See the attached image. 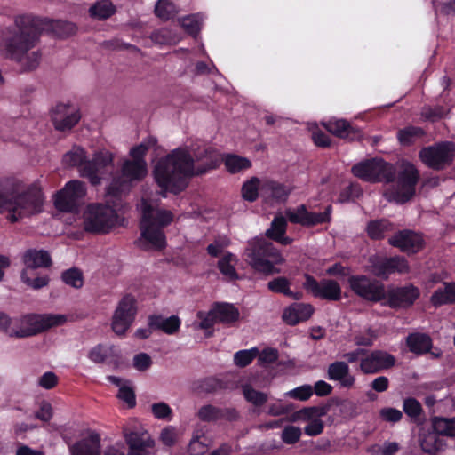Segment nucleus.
Returning a JSON list of instances; mask_svg holds the SVG:
<instances>
[{
	"label": "nucleus",
	"mask_w": 455,
	"mask_h": 455,
	"mask_svg": "<svg viewBox=\"0 0 455 455\" xmlns=\"http://www.w3.org/2000/svg\"><path fill=\"white\" fill-rule=\"evenodd\" d=\"M43 32H52L58 37H67L76 32V26L65 20L43 19L32 14L18 15L12 27L3 33L1 48L5 56L20 62L36 47Z\"/></svg>",
	"instance_id": "f257e3e1"
},
{
	"label": "nucleus",
	"mask_w": 455,
	"mask_h": 455,
	"mask_svg": "<svg viewBox=\"0 0 455 455\" xmlns=\"http://www.w3.org/2000/svg\"><path fill=\"white\" fill-rule=\"evenodd\" d=\"M196 158L205 161L202 165L196 167L194 158L188 150L181 148L173 149L156 164V182L162 189L178 195L187 188L189 178L204 174L210 170L216 169L220 164V160L213 156L211 148H205L203 152L196 154Z\"/></svg>",
	"instance_id": "f03ea898"
},
{
	"label": "nucleus",
	"mask_w": 455,
	"mask_h": 455,
	"mask_svg": "<svg viewBox=\"0 0 455 455\" xmlns=\"http://www.w3.org/2000/svg\"><path fill=\"white\" fill-rule=\"evenodd\" d=\"M43 201L42 191L36 185L29 186L21 193L13 186L10 188L0 187V214L5 213L12 223L40 212Z\"/></svg>",
	"instance_id": "7ed1b4c3"
},
{
	"label": "nucleus",
	"mask_w": 455,
	"mask_h": 455,
	"mask_svg": "<svg viewBox=\"0 0 455 455\" xmlns=\"http://www.w3.org/2000/svg\"><path fill=\"white\" fill-rule=\"evenodd\" d=\"M246 261L257 273L266 276L279 274L276 267L284 262V258L279 249L263 237H254L248 242L244 251Z\"/></svg>",
	"instance_id": "20e7f679"
},
{
	"label": "nucleus",
	"mask_w": 455,
	"mask_h": 455,
	"mask_svg": "<svg viewBox=\"0 0 455 455\" xmlns=\"http://www.w3.org/2000/svg\"><path fill=\"white\" fill-rule=\"evenodd\" d=\"M173 213L169 210L155 209L150 204H142L140 235L154 249L162 251L166 247V237L163 228L173 221Z\"/></svg>",
	"instance_id": "39448f33"
},
{
	"label": "nucleus",
	"mask_w": 455,
	"mask_h": 455,
	"mask_svg": "<svg viewBox=\"0 0 455 455\" xmlns=\"http://www.w3.org/2000/svg\"><path fill=\"white\" fill-rule=\"evenodd\" d=\"M63 163L71 167L79 166L81 176L87 178L92 185H98L108 169L113 167V156L108 151H99L92 160H86L85 151L78 148L66 153Z\"/></svg>",
	"instance_id": "423d86ee"
},
{
	"label": "nucleus",
	"mask_w": 455,
	"mask_h": 455,
	"mask_svg": "<svg viewBox=\"0 0 455 455\" xmlns=\"http://www.w3.org/2000/svg\"><path fill=\"white\" fill-rule=\"evenodd\" d=\"M66 321L67 316L64 315L27 314L20 318L13 319V323L19 324L20 327L19 329H12L9 336L17 339L28 338L45 331L52 327L62 325Z\"/></svg>",
	"instance_id": "0eeeda50"
},
{
	"label": "nucleus",
	"mask_w": 455,
	"mask_h": 455,
	"mask_svg": "<svg viewBox=\"0 0 455 455\" xmlns=\"http://www.w3.org/2000/svg\"><path fill=\"white\" fill-rule=\"evenodd\" d=\"M116 210L104 204H89L83 214L84 230L90 234H108L117 220Z\"/></svg>",
	"instance_id": "6e6552de"
},
{
	"label": "nucleus",
	"mask_w": 455,
	"mask_h": 455,
	"mask_svg": "<svg viewBox=\"0 0 455 455\" xmlns=\"http://www.w3.org/2000/svg\"><path fill=\"white\" fill-rule=\"evenodd\" d=\"M352 174L370 183H391L395 179L394 165L382 159L371 158L355 164L351 169Z\"/></svg>",
	"instance_id": "1a4fd4ad"
},
{
	"label": "nucleus",
	"mask_w": 455,
	"mask_h": 455,
	"mask_svg": "<svg viewBox=\"0 0 455 455\" xmlns=\"http://www.w3.org/2000/svg\"><path fill=\"white\" fill-rule=\"evenodd\" d=\"M420 161L428 168L442 171L450 166L455 157V144L442 141L423 147L419 152Z\"/></svg>",
	"instance_id": "9d476101"
},
{
	"label": "nucleus",
	"mask_w": 455,
	"mask_h": 455,
	"mask_svg": "<svg viewBox=\"0 0 455 455\" xmlns=\"http://www.w3.org/2000/svg\"><path fill=\"white\" fill-rule=\"evenodd\" d=\"M369 271L377 278L387 281L391 275L407 274L410 266L403 256L395 255L387 257L384 255H371L369 258Z\"/></svg>",
	"instance_id": "9b49d317"
},
{
	"label": "nucleus",
	"mask_w": 455,
	"mask_h": 455,
	"mask_svg": "<svg viewBox=\"0 0 455 455\" xmlns=\"http://www.w3.org/2000/svg\"><path fill=\"white\" fill-rule=\"evenodd\" d=\"M347 283L354 294L368 302L381 303L384 300L386 286L377 279L366 275H354L348 277Z\"/></svg>",
	"instance_id": "f8f14e48"
},
{
	"label": "nucleus",
	"mask_w": 455,
	"mask_h": 455,
	"mask_svg": "<svg viewBox=\"0 0 455 455\" xmlns=\"http://www.w3.org/2000/svg\"><path fill=\"white\" fill-rule=\"evenodd\" d=\"M420 297V290L413 283L402 286H388L381 305L391 309H408L411 307Z\"/></svg>",
	"instance_id": "ddd939ff"
},
{
	"label": "nucleus",
	"mask_w": 455,
	"mask_h": 455,
	"mask_svg": "<svg viewBox=\"0 0 455 455\" xmlns=\"http://www.w3.org/2000/svg\"><path fill=\"white\" fill-rule=\"evenodd\" d=\"M137 315V300L131 294L124 295L117 304L113 314L111 328L113 331L123 336L130 329Z\"/></svg>",
	"instance_id": "4468645a"
},
{
	"label": "nucleus",
	"mask_w": 455,
	"mask_h": 455,
	"mask_svg": "<svg viewBox=\"0 0 455 455\" xmlns=\"http://www.w3.org/2000/svg\"><path fill=\"white\" fill-rule=\"evenodd\" d=\"M303 289L314 298L328 301H339L342 298L339 283L333 279H322L317 281L313 275L306 273Z\"/></svg>",
	"instance_id": "2eb2a0df"
},
{
	"label": "nucleus",
	"mask_w": 455,
	"mask_h": 455,
	"mask_svg": "<svg viewBox=\"0 0 455 455\" xmlns=\"http://www.w3.org/2000/svg\"><path fill=\"white\" fill-rule=\"evenodd\" d=\"M332 206L327 205L323 212H309L305 204L295 209L285 211L286 219L292 224L310 228L319 224L330 223L331 220Z\"/></svg>",
	"instance_id": "dca6fc26"
},
{
	"label": "nucleus",
	"mask_w": 455,
	"mask_h": 455,
	"mask_svg": "<svg viewBox=\"0 0 455 455\" xmlns=\"http://www.w3.org/2000/svg\"><path fill=\"white\" fill-rule=\"evenodd\" d=\"M86 195V187L83 181L73 180L66 183L65 187L57 192L54 199L55 207L66 212L76 210L78 200Z\"/></svg>",
	"instance_id": "f3484780"
},
{
	"label": "nucleus",
	"mask_w": 455,
	"mask_h": 455,
	"mask_svg": "<svg viewBox=\"0 0 455 455\" xmlns=\"http://www.w3.org/2000/svg\"><path fill=\"white\" fill-rule=\"evenodd\" d=\"M54 128L60 132L71 130L81 119L77 108L69 103H58L51 111Z\"/></svg>",
	"instance_id": "a211bd4d"
},
{
	"label": "nucleus",
	"mask_w": 455,
	"mask_h": 455,
	"mask_svg": "<svg viewBox=\"0 0 455 455\" xmlns=\"http://www.w3.org/2000/svg\"><path fill=\"white\" fill-rule=\"evenodd\" d=\"M395 364V357L384 350L371 351L361 360L360 370L364 374H376L384 370H388Z\"/></svg>",
	"instance_id": "6ab92c4d"
},
{
	"label": "nucleus",
	"mask_w": 455,
	"mask_h": 455,
	"mask_svg": "<svg viewBox=\"0 0 455 455\" xmlns=\"http://www.w3.org/2000/svg\"><path fill=\"white\" fill-rule=\"evenodd\" d=\"M419 180V172L414 164L406 163L398 173L397 185L402 191V201L406 202L415 195L416 186Z\"/></svg>",
	"instance_id": "aec40b11"
},
{
	"label": "nucleus",
	"mask_w": 455,
	"mask_h": 455,
	"mask_svg": "<svg viewBox=\"0 0 455 455\" xmlns=\"http://www.w3.org/2000/svg\"><path fill=\"white\" fill-rule=\"evenodd\" d=\"M388 243L393 247L398 248L401 251L407 253H416L424 246L421 236L409 229L398 231L388 239Z\"/></svg>",
	"instance_id": "412c9836"
},
{
	"label": "nucleus",
	"mask_w": 455,
	"mask_h": 455,
	"mask_svg": "<svg viewBox=\"0 0 455 455\" xmlns=\"http://www.w3.org/2000/svg\"><path fill=\"white\" fill-rule=\"evenodd\" d=\"M197 417L203 422H216L222 419L235 421L239 418V413L234 408H220L207 404L198 410Z\"/></svg>",
	"instance_id": "4be33fe9"
},
{
	"label": "nucleus",
	"mask_w": 455,
	"mask_h": 455,
	"mask_svg": "<svg viewBox=\"0 0 455 455\" xmlns=\"http://www.w3.org/2000/svg\"><path fill=\"white\" fill-rule=\"evenodd\" d=\"M314 312L315 308L311 304L295 302L283 310L282 318L285 323L294 326L307 321Z\"/></svg>",
	"instance_id": "5701e85b"
},
{
	"label": "nucleus",
	"mask_w": 455,
	"mask_h": 455,
	"mask_svg": "<svg viewBox=\"0 0 455 455\" xmlns=\"http://www.w3.org/2000/svg\"><path fill=\"white\" fill-rule=\"evenodd\" d=\"M327 379L332 381H339L340 386L346 388H351L355 382V376L350 373L348 363L343 361H335L329 364Z\"/></svg>",
	"instance_id": "b1692460"
},
{
	"label": "nucleus",
	"mask_w": 455,
	"mask_h": 455,
	"mask_svg": "<svg viewBox=\"0 0 455 455\" xmlns=\"http://www.w3.org/2000/svg\"><path fill=\"white\" fill-rule=\"evenodd\" d=\"M324 126L329 132L340 139L355 140H360L363 136V132L359 128L351 125L345 119L329 120Z\"/></svg>",
	"instance_id": "393cba45"
},
{
	"label": "nucleus",
	"mask_w": 455,
	"mask_h": 455,
	"mask_svg": "<svg viewBox=\"0 0 455 455\" xmlns=\"http://www.w3.org/2000/svg\"><path fill=\"white\" fill-rule=\"evenodd\" d=\"M291 194V188L283 183L266 180L260 185V196L266 200L284 203Z\"/></svg>",
	"instance_id": "a878e982"
},
{
	"label": "nucleus",
	"mask_w": 455,
	"mask_h": 455,
	"mask_svg": "<svg viewBox=\"0 0 455 455\" xmlns=\"http://www.w3.org/2000/svg\"><path fill=\"white\" fill-rule=\"evenodd\" d=\"M100 436L95 432L69 446L71 455H100Z\"/></svg>",
	"instance_id": "bb28decb"
},
{
	"label": "nucleus",
	"mask_w": 455,
	"mask_h": 455,
	"mask_svg": "<svg viewBox=\"0 0 455 455\" xmlns=\"http://www.w3.org/2000/svg\"><path fill=\"white\" fill-rule=\"evenodd\" d=\"M151 330H159L168 335H173L180 331L181 321L177 315L164 318L161 315H151L148 320Z\"/></svg>",
	"instance_id": "cd10ccee"
},
{
	"label": "nucleus",
	"mask_w": 455,
	"mask_h": 455,
	"mask_svg": "<svg viewBox=\"0 0 455 455\" xmlns=\"http://www.w3.org/2000/svg\"><path fill=\"white\" fill-rule=\"evenodd\" d=\"M287 219L283 215H276L271 221L270 227L266 230L267 238L281 243L282 245H289L292 243V238L286 236Z\"/></svg>",
	"instance_id": "c85d7f7f"
},
{
	"label": "nucleus",
	"mask_w": 455,
	"mask_h": 455,
	"mask_svg": "<svg viewBox=\"0 0 455 455\" xmlns=\"http://www.w3.org/2000/svg\"><path fill=\"white\" fill-rule=\"evenodd\" d=\"M23 264L28 271L39 267H50L52 264V258L44 250L28 249L22 256Z\"/></svg>",
	"instance_id": "c756f323"
},
{
	"label": "nucleus",
	"mask_w": 455,
	"mask_h": 455,
	"mask_svg": "<svg viewBox=\"0 0 455 455\" xmlns=\"http://www.w3.org/2000/svg\"><path fill=\"white\" fill-rule=\"evenodd\" d=\"M146 434L138 432H125V441L129 446L128 455H148V448L153 446L150 438H145Z\"/></svg>",
	"instance_id": "7c9ffc66"
},
{
	"label": "nucleus",
	"mask_w": 455,
	"mask_h": 455,
	"mask_svg": "<svg viewBox=\"0 0 455 455\" xmlns=\"http://www.w3.org/2000/svg\"><path fill=\"white\" fill-rule=\"evenodd\" d=\"M212 313L215 314L218 323L232 324L239 320L240 312L233 304L228 302H214Z\"/></svg>",
	"instance_id": "2f4dec72"
},
{
	"label": "nucleus",
	"mask_w": 455,
	"mask_h": 455,
	"mask_svg": "<svg viewBox=\"0 0 455 455\" xmlns=\"http://www.w3.org/2000/svg\"><path fill=\"white\" fill-rule=\"evenodd\" d=\"M406 346L411 353L424 355L431 350L433 342L427 334L414 332L407 336Z\"/></svg>",
	"instance_id": "473e14b6"
},
{
	"label": "nucleus",
	"mask_w": 455,
	"mask_h": 455,
	"mask_svg": "<svg viewBox=\"0 0 455 455\" xmlns=\"http://www.w3.org/2000/svg\"><path fill=\"white\" fill-rule=\"evenodd\" d=\"M122 174L127 180H141L148 172L147 164H140L137 161L125 160L122 166Z\"/></svg>",
	"instance_id": "72a5a7b5"
},
{
	"label": "nucleus",
	"mask_w": 455,
	"mask_h": 455,
	"mask_svg": "<svg viewBox=\"0 0 455 455\" xmlns=\"http://www.w3.org/2000/svg\"><path fill=\"white\" fill-rule=\"evenodd\" d=\"M392 230L393 224L385 219L370 220L366 227L367 235L372 240H382Z\"/></svg>",
	"instance_id": "f704fd0d"
},
{
	"label": "nucleus",
	"mask_w": 455,
	"mask_h": 455,
	"mask_svg": "<svg viewBox=\"0 0 455 455\" xmlns=\"http://www.w3.org/2000/svg\"><path fill=\"white\" fill-rule=\"evenodd\" d=\"M431 302L435 307L455 303V282L445 283L443 289H437L431 296Z\"/></svg>",
	"instance_id": "c9c22d12"
},
{
	"label": "nucleus",
	"mask_w": 455,
	"mask_h": 455,
	"mask_svg": "<svg viewBox=\"0 0 455 455\" xmlns=\"http://www.w3.org/2000/svg\"><path fill=\"white\" fill-rule=\"evenodd\" d=\"M426 132L423 128L408 125L397 132V140L403 147L413 145L419 138L425 136Z\"/></svg>",
	"instance_id": "e433bc0d"
},
{
	"label": "nucleus",
	"mask_w": 455,
	"mask_h": 455,
	"mask_svg": "<svg viewBox=\"0 0 455 455\" xmlns=\"http://www.w3.org/2000/svg\"><path fill=\"white\" fill-rule=\"evenodd\" d=\"M432 428L439 435L455 437V418L444 419L435 417L432 420Z\"/></svg>",
	"instance_id": "4c0bfd02"
},
{
	"label": "nucleus",
	"mask_w": 455,
	"mask_h": 455,
	"mask_svg": "<svg viewBox=\"0 0 455 455\" xmlns=\"http://www.w3.org/2000/svg\"><path fill=\"white\" fill-rule=\"evenodd\" d=\"M403 410L415 423H419L424 415L421 403L414 397H407L403 400Z\"/></svg>",
	"instance_id": "58836bf2"
},
{
	"label": "nucleus",
	"mask_w": 455,
	"mask_h": 455,
	"mask_svg": "<svg viewBox=\"0 0 455 455\" xmlns=\"http://www.w3.org/2000/svg\"><path fill=\"white\" fill-rule=\"evenodd\" d=\"M61 281L75 289H80L84 285V275L82 270L73 267L61 273Z\"/></svg>",
	"instance_id": "ea45409f"
},
{
	"label": "nucleus",
	"mask_w": 455,
	"mask_h": 455,
	"mask_svg": "<svg viewBox=\"0 0 455 455\" xmlns=\"http://www.w3.org/2000/svg\"><path fill=\"white\" fill-rule=\"evenodd\" d=\"M224 164L230 173H237L251 167V162L248 158L237 155H228Z\"/></svg>",
	"instance_id": "a19ab883"
},
{
	"label": "nucleus",
	"mask_w": 455,
	"mask_h": 455,
	"mask_svg": "<svg viewBox=\"0 0 455 455\" xmlns=\"http://www.w3.org/2000/svg\"><path fill=\"white\" fill-rule=\"evenodd\" d=\"M242 389L244 399L255 407H261L267 402V394L256 390L250 384L243 385Z\"/></svg>",
	"instance_id": "79ce46f5"
},
{
	"label": "nucleus",
	"mask_w": 455,
	"mask_h": 455,
	"mask_svg": "<svg viewBox=\"0 0 455 455\" xmlns=\"http://www.w3.org/2000/svg\"><path fill=\"white\" fill-rule=\"evenodd\" d=\"M260 185L257 177H252L245 181L241 190L243 198L248 202H255L260 194Z\"/></svg>",
	"instance_id": "37998d69"
},
{
	"label": "nucleus",
	"mask_w": 455,
	"mask_h": 455,
	"mask_svg": "<svg viewBox=\"0 0 455 455\" xmlns=\"http://www.w3.org/2000/svg\"><path fill=\"white\" fill-rule=\"evenodd\" d=\"M177 13L176 5L169 0H158L155 6V14L163 20L173 19Z\"/></svg>",
	"instance_id": "c03bdc74"
},
{
	"label": "nucleus",
	"mask_w": 455,
	"mask_h": 455,
	"mask_svg": "<svg viewBox=\"0 0 455 455\" xmlns=\"http://www.w3.org/2000/svg\"><path fill=\"white\" fill-rule=\"evenodd\" d=\"M115 12V7L108 1H101L94 4L90 9L91 17L98 20H106Z\"/></svg>",
	"instance_id": "a18cd8bd"
},
{
	"label": "nucleus",
	"mask_w": 455,
	"mask_h": 455,
	"mask_svg": "<svg viewBox=\"0 0 455 455\" xmlns=\"http://www.w3.org/2000/svg\"><path fill=\"white\" fill-rule=\"evenodd\" d=\"M235 257L231 252H227L219 261L218 268L220 273L230 280H235L238 276L235 266L232 262Z\"/></svg>",
	"instance_id": "49530a36"
},
{
	"label": "nucleus",
	"mask_w": 455,
	"mask_h": 455,
	"mask_svg": "<svg viewBox=\"0 0 455 455\" xmlns=\"http://www.w3.org/2000/svg\"><path fill=\"white\" fill-rule=\"evenodd\" d=\"M183 29L191 36L196 37L201 30V20L198 14H189L180 20Z\"/></svg>",
	"instance_id": "de8ad7c7"
},
{
	"label": "nucleus",
	"mask_w": 455,
	"mask_h": 455,
	"mask_svg": "<svg viewBox=\"0 0 455 455\" xmlns=\"http://www.w3.org/2000/svg\"><path fill=\"white\" fill-rule=\"evenodd\" d=\"M362 195L363 189L361 185L356 182H352L340 191L338 201L341 204L353 202Z\"/></svg>",
	"instance_id": "09e8293b"
},
{
	"label": "nucleus",
	"mask_w": 455,
	"mask_h": 455,
	"mask_svg": "<svg viewBox=\"0 0 455 455\" xmlns=\"http://www.w3.org/2000/svg\"><path fill=\"white\" fill-rule=\"evenodd\" d=\"M291 282L285 276H278L267 283V289L278 294H283L284 296L291 295L292 291L290 288Z\"/></svg>",
	"instance_id": "8fccbe9b"
},
{
	"label": "nucleus",
	"mask_w": 455,
	"mask_h": 455,
	"mask_svg": "<svg viewBox=\"0 0 455 455\" xmlns=\"http://www.w3.org/2000/svg\"><path fill=\"white\" fill-rule=\"evenodd\" d=\"M258 355L259 349L257 347L239 350L234 355V363L236 366L243 368L251 364Z\"/></svg>",
	"instance_id": "3c124183"
},
{
	"label": "nucleus",
	"mask_w": 455,
	"mask_h": 455,
	"mask_svg": "<svg viewBox=\"0 0 455 455\" xmlns=\"http://www.w3.org/2000/svg\"><path fill=\"white\" fill-rule=\"evenodd\" d=\"M20 279L22 283H24L28 287L33 290H40L44 287H46L50 283V277L47 275L36 276L35 278H31L28 275V272L27 269H23L20 273Z\"/></svg>",
	"instance_id": "603ef678"
},
{
	"label": "nucleus",
	"mask_w": 455,
	"mask_h": 455,
	"mask_svg": "<svg viewBox=\"0 0 455 455\" xmlns=\"http://www.w3.org/2000/svg\"><path fill=\"white\" fill-rule=\"evenodd\" d=\"M205 436L204 434L196 432L193 435L188 444V452L191 455H202L207 451V444L204 443Z\"/></svg>",
	"instance_id": "864d4df0"
},
{
	"label": "nucleus",
	"mask_w": 455,
	"mask_h": 455,
	"mask_svg": "<svg viewBox=\"0 0 455 455\" xmlns=\"http://www.w3.org/2000/svg\"><path fill=\"white\" fill-rule=\"evenodd\" d=\"M111 349L112 347L108 348L105 346L99 344L90 350L88 357L95 363H102L110 355Z\"/></svg>",
	"instance_id": "5fc2aeb1"
},
{
	"label": "nucleus",
	"mask_w": 455,
	"mask_h": 455,
	"mask_svg": "<svg viewBox=\"0 0 455 455\" xmlns=\"http://www.w3.org/2000/svg\"><path fill=\"white\" fill-rule=\"evenodd\" d=\"M301 436V429L295 426L285 427L281 435L283 442L286 444H295Z\"/></svg>",
	"instance_id": "6e6d98bb"
},
{
	"label": "nucleus",
	"mask_w": 455,
	"mask_h": 455,
	"mask_svg": "<svg viewBox=\"0 0 455 455\" xmlns=\"http://www.w3.org/2000/svg\"><path fill=\"white\" fill-rule=\"evenodd\" d=\"M327 413V409L325 407H305L298 411V416L299 419L304 420H313L314 418H320L324 416Z\"/></svg>",
	"instance_id": "4d7b16f0"
},
{
	"label": "nucleus",
	"mask_w": 455,
	"mask_h": 455,
	"mask_svg": "<svg viewBox=\"0 0 455 455\" xmlns=\"http://www.w3.org/2000/svg\"><path fill=\"white\" fill-rule=\"evenodd\" d=\"M259 365H266L275 363L279 357V353L276 348L267 347L264 348L259 355H257Z\"/></svg>",
	"instance_id": "13d9d810"
},
{
	"label": "nucleus",
	"mask_w": 455,
	"mask_h": 455,
	"mask_svg": "<svg viewBox=\"0 0 455 455\" xmlns=\"http://www.w3.org/2000/svg\"><path fill=\"white\" fill-rule=\"evenodd\" d=\"M199 387L203 392L214 393L219 389L224 388V383L214 377H208L201 380Z\"/></svg>",
	"instance_id": "bf43d9fd"
},
{
	"label": "nucleus",
	"mask_w": 455,
	"mask_h": 455,
	"mask_svg": "<svg viewBox=\"0 0 455 455\" xmlns=\"http://www.w3.org/2000/svg\"><path fill=\"white\" fill-rule=\"evenodd\" d=\"M196 316L200 320L199 327L203 330L212 329L218 323L215 314L212 313V307L208 312L198 311Z\"/></svg>",
	"instance_id": "052dcab7"
},
{
	"label": "nucleus",
	"mask_w": 455,
	"mask_h": 455,
	"mask_svg": "<svg viewBox=\"0 0 455 455\" xmlns=\"http://www.w3.org/2000/svg\"><path fill=\"white\" fill-rule=\"evenodd\" d=\"M313 395V387L310 385H302L299 386L290 392H288V395L293 399L299 401H307Z\"/></svg>",
	"instance_id": "680f3d73"
},
{
	"label": "nucleus",
	"mask_w": 455,
	"mask_h": 455,
	"mask_svg": "<svg viewBox=\"0 0 455 455\" xmlns=\"http://www.w3.org/2000/svg\"><path fill=\"white\" fill-rule=\"evenodd\" d=\"M117 397L124 401L128 408H134L136 405V395L134 390L128 386L120 387Z\"/></svg>",
	"instance_id": "e2e57ef3"
},
{
	"label": "nucleus",
	"mask_w": 455,
	"mask_h": 455,
	"mask_svg": "<svg viewBox=\"0 0 455 455\" xmlns=\"http://www.w3.org/2000/svg\"><path fill=\"white\" fill-rule=\"evenodd\" d=\"M151 411L154 417L158 419H166L172 414L171 407L164 402L153 403Z\"/></svg>",
	"instance_id": "0e129e2a"
},
{
	"label": "nucleus",
	"mask_w": 455,
	"mask_h": 455,
	"mask_svg": "<svg viewBox=\"0 0 455 455\" xmlns=\"http://www.w3.org/2000/svg\"><path fill=\"white\" fill-rule=\"evenodd\" d=\"M148 152V146L146 145V142H141L140 144L132 147L129 153L130 156L132 158L131 161H137L140 164H147L145 156Z\"/></svg>",
	"instance_id": "69168bd1"
},
{
	"label": "nucleus",
	"mask_w": 455,
	"mask_h": 455,
	"mask_svg": "<svg viewBox=\"0 0 455 455\" xmlns=\"http://www.w3.org/2000/svg\"><path fill=\"white\" fill-rule=\"evenodd\" d=\"M323 429V422L320 419H314L304 427V433L308 436H316L321 435Z\"/></svg>",
	"instance_id": "338daca9"
},
{
	"label": "nucleus",
	"mask_w": 455,
	"mask_h": 455,
	"mask_svg": "<svg viewBox=\"0 0 455 455\" xmlns=\"http://www.w3.org/2000/svg\"><path fill=\"white\" fill-rule=\"evenodd\" d=\"M379 414L382 419L392 423L399 422L403 418V413L401 411L390 407L382 409Z\"/></svg>",
	"instance_id": "774afa93"
}]
</instances>
